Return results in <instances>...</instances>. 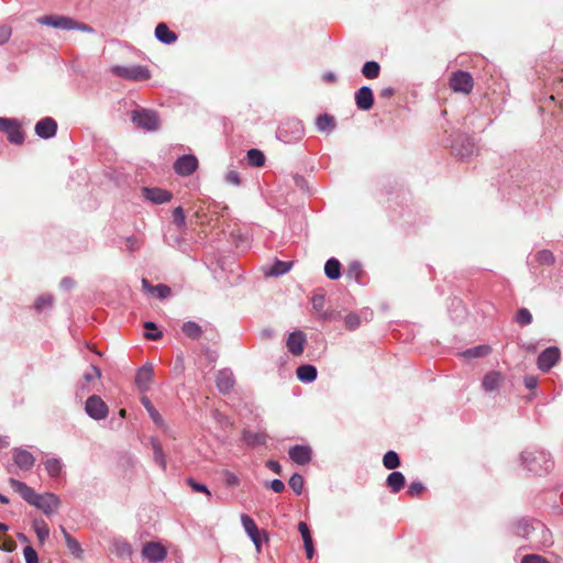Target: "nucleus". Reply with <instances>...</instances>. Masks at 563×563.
<instances>
[{"label": "nucleus", "instance_id": "3c124183", "mask_svg": "<svg viewBox=\"0 0 563 563\" xmlns=\"http://www.w3.org/2000/svg\"><path fill=\"white\" fill-rule=\"evenodd\" d=\"M173 218H174V222L178 227H183L185 224V219H186L184 209L181 207L175 208L174 212H173Z\"/></svg>", "mask_w": 563, "mask_h": 563}, {"label": "nucleus", "instance_id": "052dcab7", "mask_svg": "<svg viewBox=\"0 0 563 563\" xmlns=\"http://www.w3.org/2000/svg\"><path fill=\"white\" fill-rule=\"evenodd\" d=\"M266 466L276 474L282 473V466L277 461L269 460L267 461Z\"/></svg>", "mask_w": 563, "mask_h": 563}, {"label": "nucleus", "instance_id": "7ed1b4c3", "mask_svg": "<svg viewBox=\"0 0 563 563\" xmlns=\"http://www.w3.org/2000/svg\"><path fill=\"white\" fill-rule=\"evenodd\" d=\"M131 119L139 128L147 131H156L159 128V118L153 110H134L131 113Z\"/></svg>", "mask_w": 563, "mask_h": 563}, {"label": "nucleus", "instance_id": "412c9836", "mask_svg": "<svg viewBox=\"0 0 563 563\" xmlns=\"http://www.w3.org/2000/svg\"><path fill=\"white\" fill-rule=\"evenodd\" d=\"M155 36L158 41L165 44H172L177 40L176 33L170 31L165 23H158L156 25Z\"/></svg>", "mask_w": 563, "mask_h": 563}, {"label": "nucleus", "instance_id": "7c9ffc66", "mask_svg": "<svg viewBox=\"0 0 563 563\" xmlns=\"http://www.w3.org/2000/svg\"><path fill=\"white\" fill-rule=\"evenodd\" d=\"M247 162L251 166L262 167L265 164V155L257 148L247 151Z\"/></svg>", "mask_w": 563, "mask_h": 563}, {"label": "nucleus", "instance_id": "473e14b6", "mask_svg": "<svg viewBox=\"0 0 563 563\" xmlns=\"http://www.w3.org/2000/svg\"><path fill=\"white\" fill-rule=\"evenodd\" d=\"M141 402L142 405L145 407V409L147 410L150 417L153 419V421L156 423V424H162L163 423V419H162V416L159 415V412L154 408V406L152 405L151 400L148 399V397L146 396H143L141 398Z\"/></svg>", "mask_w": 563, "mask_h": 563}, {"label": "nucleus", "instance_id": "e2e57ef3", "mask_svg": "<svg viewBox=\"0 0 563 563\" xmlns=\"http://www.w3.org/2000/svg\"><path fill=\"white\" fill-rule=\"evenodd\" d=\"M395 93V90L394 88L391 87H386V88H383L380 91H379V97L380 98H385V99H389L390 97H393Z\"/></svg>", "mask_w": 563, "mask_h": 563}, {"label": "nucleus", "instance_id": "e433bc0d", "mask_svg": "<svg viewBox=\"0 0 563 563\" xmlns=\"http://www.w3.org/2000/svg\"><path fill=\"white\" fill-rule=\"evenodd\" d=\"M536 260L540 265H552L555 261V257L551 251L542 250L537 253Z\"/></svg>", "mask_w": 563, "mask_h": 563}, {"label": "nucleus", "instance_id": "864d4df0", "mask_svg": "<svg viewBox=\"0 0 563 563\" xmlns=\"http://www.w3.org/2000/svg\"><path fill=\"white\" fill-rule=\"evenodd\" d=\"M424 487L419 482H412L408 487V494L412 497L419 496L423 492Z\"/></svg>", "mask_w": 563, "mask_h": 563}, {"label": "nucleus", "instance_id": "338daca9", "mask_svg": "<svg viewBox=\"0 0 563 563\" xmlns=\"http://www.w3.org/2000/svg\"><path fill=\"white\" fill-rule=\"evenodd\" d=\"M467 145H468V148L465 151V152H459L457 154L461 155L462 157L464 156H467V155H471L472 152H473V143H471L470 141H467Z\"/></svg>", "mask_w": 563, "mask_h": 563}, {"label": "nucleus", "instance_id": "2f4dec72", "mask_svg": "<svg viewBox=\"0 0 563 563\" xmlns=\"http://www.w3.org/2000/svg\"><path fill=\"white\" fill-rule=\"evenodd\" d=\"M183 332L190 339H198L202 334L200 325L194 321H187L183 325Z\"/></svg>", "mask_w": 563, "mask_h": 563}, {"label": "nucleus", "instance_id": "de8ad7c7", "mask_svg": "<svg viewBox=\"0 0 563 563\" xmlns=\"http://www.w3.org/2000/svg\"><path fill=\"white\" fill-rule=\"evenodd\" d=\"M23 555L25 563H38L37 553L31 545L24 548Z\"/></svg>", "mask_w": 563, "mask_h": 563}, {"label": "nucleus", "instance_id": "bb28decb", "mask_svg": "<svg viewBox=\"0 0 563 563\" xmlns=\"http://www.w3.org/2000/svg\"><path fill=\"white\" fill-rule=\"evenodd\" d=\"M316 125L319 131H332L335 128V119L328 113L320 114L316 120Z\"/></svg>", "mask_w": 563, "mask_h": 563}, {"label": "nucleus", "instance_id": "69168bd1", "mask_svg": "<svg viewBox=\"0 0 563 563\" xmlns=\"http://www.w3.org/2000/svg\"><path fill=\"white\" fill-rule=\"evenodd\" d=\"M126 244H128V247H129V250L131 252L134 251L137 247V245H136L137 241L133 236L126 239Z\"/></svg>", "mask_w": 563, "mask_h": 563}, {"label": "nucleus", "instance_id": "dca6fc26", "mask_svg": "<svg viewBox=\"0 0 563 563\" xmlns=\"http://www.w3.org/2000/svg\"><path fill=\"white\" fill-rule=\"evenodd\" d=\"M12 459L21 470L25 471L31 470L35 463L33 454L24 449H14Z\"/></svg>", "mask_w": 563, "mask_h": 563}, {"label": "nucleus", "instance_id": "4d7b16f0", "mask_svg": "<svg viewBox=\"0 0 563 563\" xmlns=\"http://www.w3.org/2000/svg\"><path fill=\"white\" fill-rule=\"evenodd\" d=\"M225 180H227V183H229L231 185H234V186H239L241 184V179H240L239 173L235 172V170H230L225 175Z\"/></svg>", "mask_w": 563, "mask_h": 563}, {"label": "nucleus", "instance_id": "20e7f679", "mask_svg": "<svg viewBox=\"0 0 563 563\" xmlns=\"http://www.w3.org/2000/svg\"><path fill=\"white\" fill-rule=\"evenodd\" d=\"M0 131L5 133L8 140L13 144L21 145L24 142L21 124L15 119L0 118Z\"/></svg>", "mask_w": 563, "mask_h": 563}, {"label": "nucleus", "instance_id": "13d9d810", "mask_svg": "<svg viewBox=\"0 0 563 563\" xmlns=\"http://www.w3.org/2000/svg\"><path fill=\"white\" fill-rule=\"evenodd\" d=\"M0 549L11 552L15 549V542L12 539H4L3 543L0 545Z\"/></svg>", "mask_w": 563, "mask_h": 563}, {"label": "nucleus", "instance_id": "774afa93", "mask_svg": "<svg viewBox=\"0 0 563 563\" xmlns=\"http://www.w3.org/2000/svg\"><path fill=\"white\" fill-rule=\"evenodd\" d=\"M313 307L314 308H319V307H322V303H323V297H314L313 300Z\"/></svg>", "mask_w": 563, "mask_h": 563}, {"label": "nucleus", "instance_id": "9d476101", "mask_svg": "<svg viewBox=\"0 0 563 563\" xmlns=\"http://www.w3.org/2000/svg\"><path fill=\"white\" fill-rule=\"evenodd\" d=\"M142 554L151 562L157 563L165 560L167 551L158 542H147L142 549Z\"/></svg>", "mask_w": 563, "mask_h": 563}, {"label": "nucleus", "instance_id": "8fccbe9b", "mask_svg": "<svg viewBox=\"0 0 563 563\" xmlns=\"http://www.w3.org/2000/svg\"><path fill=\"white\" fill-rule=\"evenodd\" d=\"M153 448H154V457H155V461L163 467L165 468L166 467V461H165V456H164V453H163V450H162V446L157 443V442H154L153 444Z\"/></svg>", "mask_w": 563, "mask_h": 563}, {"label": "nucleus", "instance_id": "4be33fe9", "mask_svg": "<svg viewBox=\"0 0 563 563\" xmlns=\"http://www.w3.org/2000/svg\"><path fill=\"white\" fill-rule=\"evenodd\" d=\"M503 380L504 377L499 372H490L485 375L482 386L486 391H493L499 388Z\"/></svg>", "mask_w": 563, "mask_h": 563}, {"label": "nucleus", "instance_id": "b1692460", "mask_svg": "<svg viewBox=\"0 0 563 563\" xmlns=\"http://www.w3.org/2000/svg\"><path fill=\"white\" fill-rule=\"evenodd\" d=\"M406 479L402 473L393 472L388 475L386 484L393 493L400 492L405 486Z\"/></svg>", "mask_w": 563, "mask_h": 563}, {"label": "nucleus", "instance_id": "37998d69", "mask_svg": "<svg viewBox=\"0 0 563 563\" xmlns=\"http://www.w3.org/2000/svg\"><path fill=\"white\" fill-rule=\"evenodd\" d=\"M490 352V347L487 345H479L474 349L467 350L464 354L467 357H482L487 355Z\"/></svg>", "mask_w": 563, "mask_h": 563}, {"label": "nucleus", "instance_id": "393cba45", "mask_svg": "<svg viewBox=\"0 0 563 563\" xmlns=\"http://www.w3.org/2000/svg\"><path fill=\"white\" fill-rule=\"evenodd\" d=\"M324 274L329 279L336 280L341 276V264L340 262L332 257L327 261L324 265Z\"/></svg>", "mask_w": 563, "mask_h": 563}, {"label": "nucleus", "instance_id": "603ef678", "mask_svg": "<svg viewBox=\"0 0 563 563\" xmlns=\"http://www.w3.org/2000/svg\"><path fill=\"white\" fill-rule=\"evenodd\" d=\"M521 563H550L545 558L539 554H528L521 560Z\"/></svg>", "mask_w": 563, "mask_h": 563}, {"label": "nucleus", "instance_id": "680f3d73", "mask_svg": "<svg viewBox=\"0 0 563 563\" xmlns=\"http://www.w3.org/2000/svg\"><path fill=\"white\" fill-rule=\"evenodd\" d=\"M538 385V378L534 377V376H527L525 377V386L528 388V389H533L536 388Z\"/></svg>", "mask_w": 563, "mask_h": 563}, {"label": "nucleus", "instance_id": "a211bd4d", "mask_svg": "<svg viewBox=\"0 0 563 563\" xmlns=\"http://www.w3.org/2000/svg\"><path fill=\"white\" fill-rule=\"evenodd\" d=\"M234 383V376L230 371H220L218 373L216 384L221 393L227 394L232 390Z\"/></svg>", "mask_w": 563, "mask_h": 563}, {"label": "nucleus", "instance_id": "09e8293b", "mask_svg": "<svg viewBox=\"0 0 563 563\" xmlns=\"http://www.w3.org/2000/svg\"><path fill=\"white\" fill-rule=\"evenodd\" d=\"M223 479L227 486L235 487L240 484L239 477L230 471H223Z\"/></svg>", "mask_w": 563, "mask_h": 563}, {"label": "nucleus", "instance_id": "423d86ee", "mask_svg": "<svg viewBox=\"0 0 563 563\" xmlns=\"http://www.w3.org/2000/svg\"><path fill=\"white\" fill-rule=\"evenodd\" d=\"M85 410L95 420L104 419L108 415V406L99 396H90L85 404Z\"/></svg>", "mask_w": 563, "mask_h": 563}, {"label": "nucleus", "instance_id": "a18cd8bd", "mask_svg": "<svg viewBox=\"0 0 563 563\" xmlns=\"http://www.w3.org/2000/svg\"><path fill=\"white\" fill-rule=\"evenodd\" d=\"M101 377V371L95 365H90L89 369L84 374V379L90 383Z\"/></svg>", "mask_w": 563, "mask_h": 563}, {"label": "nucleus", "instance_id": "4c0bfd02", "mask_svg": "<svg viewBox=\"0 0 563 563\" xmlns=\"http://www.w3.org/2000/svg\"><path fill=\"white\" fill-rule=\"evenodd\" d=\"M144 328L146 330H150V332L145 333V338L147 340L156 341V340H159L163 336V333L157 330L156 324L154 322H152V321H146L144 323Z\"/></svg>", "mask_w": 563, "mask_h": 563}, {"label": "nucleus", "instance_id": "c85d7f7f", "mask_svg": "<svg viewBox=\"0 0 563 563\" xmlns=\"http://www.w3.org/2000/svg\"><path fill=\"white\" fill-rule=\"evenodd\" d=\"M380 66L377 62H366L362 67V74L368 79H375L379 76Z\"/></svg>", "mask_w": 563, "mask_h": 563}, {"label": "nucleus", "instance_id": "f257e3e1", "mask_svg": "<svg viewBox=\"0 0 563 563\" xmlns=\"http://www.w3.org/2000/svg\"><path fill=\"white\" fill-rule=\"evenodd\" d=\"M9 485L27 504L42 510L47 516L54 514L60 505L58 496L53 493L37 494L32 487L27 486L25 483L14 478L9 479Z\"/></svg>", "mask_w": 563, "mask_h": 563}, {"label": "nucleus", "instance_id": "58836bf2", "mask_svg": "<svg viewBox=\"0 0 563 563\" xmlns=\"http://www.w3.org/2000/svg\"><path fill=\"white\" fill-rule=\"evenodd\" d=\"M291 265H292L291 262L277 261L273 265V267L271 269V274L274 276H279V275L286 274L287 272H289Z\"/></svg>", "mask_w": 563, "mask_h": 563}, {"label": "nucleus", "instance_id": "aec40b11", "mask_svg": "<svg viewBox=\"0 0 563 563\" xmlns=\"http://www.w3.org/2000/svg\"><path fill=\"white\" fill-rule=\"evenodd\" d=\"M142 288L143 290L150 294L156 295L159 299L167 298L172 292L170 287H168L167 285L158 284L156 286H153L146 278L142 279Z\"/></svg>", "mask_w": 563, "mask_h": 563}, {"label": "nucleus", "instance_id": "ea45409f", "mask_svg": "<svg viewBox=\"0 0 563 563\" xmlns=\"http://www.w3.org/2000/svg\"><path fill=\"white\" fill-rule=\"evenodd\" d=\"M515 320L520 325H527L531 323L532 314L527 308H521L518 310Z\"/></svg>", "mask_w": 563, "mask_h": 563}, {"label": "nucleus", "instance_id": "f704fd0d", "mask_svg": "<svg viewBox=\"0 0 563 563\" xmlns=\"http://www.w3.org/2000/svg\"><path fill=\"white\" fill-rule=\"evenodd\" d=\"M44 466L51 477H57L62 472V463L57 459H48Z\"/></svg>", "mask_w": 563, "mask_h": 563}, {"label": "nucleus", "instance_id": "5701e85b", "mask_svg": "<svg viewBox=\"0 0 563 563\" xmlns=\"http://www.w3.org/2000/svg\"><path fill=\"white\" fill-rule=\"evenodd\" d=\"M242 438L247 445L257 446L266 443L267 435L264 432H252L244 430Z\"/></svg>", "mask_w": 563, "mask_h": 563}, {"label": "nucleus", "instance_id": "6ab92c4d", "mask_svg": "<svg viewBox=\"0 0 563 563\" xmlns=\"http://www.w3.org/2000/svg\"><path fill=\"white\" fill-rule=\"evenodd\" d=\"M298 531L301 534V538L303 540V545H305V550L307 553V558L309 560H311L313 556V553H314V549H313L312 537H311L308 525L303 521H300L298 523Z\"/></svg>", "mask_w": 563, "mask_h": 563}, {"label": "nucleus", "instance_id": "a878e982", "mask_svg": "<svg viewBox=\"0 0 563 563\" xmlns=\"http://www.w3.org/2000/svg\"><path fill=\"white\" fill-rule=\"evenodd\" d=\"M297 377L301 380V382H307V383H310V382H313L317 377V368L312 365H300L298 368H297Z\"/></svg>", "mask_w": 563, "mask_h": 563}, {"label": "nucleus", "instance_id": "1a4fd4ad", "mask_svg": "<svg viewBox=\"0 0 563 563\" xmlns=\"http://www.w3.org/2000/svg\"><path fill=\"white\" fill-rule=\"evenodd\" d=\"M198 168V159L194 155H183L175 164L174 169L180 176H189Z\"/></svg>", "mask_w": 563, "mask_h": 563}, {"label": "nucleus", "instance_id": "f03ea898", "mask_svg": "<svg viewBox=\"0 0 563 563\" xmlns=\"http://www.w3.org/2000/svg\"><path fill=\"white\" fill-rule=\"evenodd\" d=\"M449 87L455 93L470 95L474 87V79L470 73L456 70L450 76Z\"/></svg>", "mask_w": 563, "mask_h": 563}, {"label": "nucleus", "instance_id": "0e129e2a", "mask_svg": "<svg viewBox=\"0 0 563 563\" xmlns=\"http://www.w3.org/2000/svg\"><path fill=\"white\" fill-rule=\"evenodd\" d=\"M75 29L84 31V32H92V27L91 26H89L88 24H85V23H79L77 21H75L74 30Z\"/></svg>", "mask_w": 563, "mask_h": 563}, {"label": "nucleus", "instance_id": "72a5a7b5", "mask_svg": "<svg viewBox=\"0 0 563 563\" xmlns=\"http://www.w3.org/2000/svg\"><path fill=\"white\" fill-rule=\"evenodd\" d=\"M383 464L387 470H395L400 465V459L395 451H388L383 457Z\"/></svg>", "mask_w": 563, "mask_h": 563}, {"label": "nucleus", "instance_id": "f3484780", "mask_svg": "<svg viewBox=\"0 0 563 563\" xmlns=\"http://www.w3.org/2000/svg\"><path fill=\"white\" fill-rule=\"evenodd\" d=\"M289 457L299 465L308 464L311 460V449L306 445H295L289 449Z\"/></svg>", "mask_w": 563, "mask_h": 563}, {"label": "nucleus", "instance_id": "39448f33", "mask_svg": "<svg viewBox=\"0 0 563 563\" xmlns=\"http://www.w3.org/2000/svg\"><path fill=\"white\" fill-rule=\"evenodd\" d=\"M112 71L117 76L128 79V80L142 81V80H147L151 77L150 70L146 67L141 66V65H134V66H129V67L115 66L112 69Z\"/></svg>", "mask_w": 563, "mask_h": 563}, {"label": "nucleus", "instance_id": "9b49d317", "mask_svg": "<svg viewBox=\"0 0 563 563\" xmlns=\"http://www.w3.org/2000/svg\"><path fill=\"white\" fill-rule=\"evenodd\" d=\"M34 130L37 136L42 139H51L56 135L57 122L53 118L46 117L35 124Z\"/></svg>", "mask_w": 563, "mask_h": 563}, {"label": "nucleus", "instance_id": "2eb2a0df", "mask_svg": "<svg viewBox=\"0 0 563 563\" xmlns=\"http://www.w3.org/2000/svg\"><path fill=\"white\" fill-rule=\"evenodd\" d=\"M154 378V369L151 365H144L142 366L135 376V384L140 391L144 393L146 391Z\"/></svg>", "mask_w": 563, "mask_h": 563}, {"label": "nucleus", "instance_id": "5fc2aeb1", "mask_svg": "<svg viewBox=\"0 0 563 563\" xmlns=\"http://www.w3.org/2000/svg\"><path fill=\"white\" fill-rule=\"evenodd\" d=\"M187 483L188 485L195 490V492H199V493H205L206 495L210 496V492L209 489L207 488V486L202 485V484H199L197 483L195 479L192 478H188L187 479Z\"/></svg>", "mask_w": 563, "mask_h": 563}, {"label": "nucleus", "instance_id": "c03bdc74", "mask_svg": "<svg viewBox=\"0 0 563 563\" xmlns=\"http://www.w3.org/2000/svg\"><path fill=\"white\" fill-rule=\"evenodd\" d=\"M344 324H345L347 330L353 331V330H355V329H357L360 327L361 319L355 313H349L344 318Z\"/></svg>", "mask_w": 563, "mask_h": 563}, {"label": "nucleus", "instance_id": "f8f14e48", "mask_svg": "<svg viewBox=\"0 0 563 563\" xmlns=\"http://www.w3.org/2000/svg\"><path fill=\"white\" fill-rule=\"evenodd\" d=\"M142 194L146 200H150L156 205H162V203L168 202L173 198V195L170 191L162 189V188H156V187L155 188L144 187V188H142Z\"/></svg>", "mask_w": 563, "mask_h": 563}, {"label": "nucleus", "instance_id": "6e6552de", "mask_svg": "<svg viewBox=\"0 0 563 563\" xmlns=\"http://www.w3.org/2000/svg\"><path fill=\"white\" fill-rule=\"evenodd\" d=\"M560 350L555 346L545 349L538 357V367L542 372L550 371L560 360Z\"/></svg>", "mask_w": 563, "mask_h": 563}, {"label": "nucleus", "instance_id": "bf43d9fd", "mask_svg": "<svg viewBox=\"0 0 563 563\" xmlns=\"http://www.w3.org/2000/svg\"><path fill=\"white\" fill-rule=\"evenodd\" d=\"M271 488L275 493H282L285 489V484L280 479H274L271 482Z\"/></svg>", "mask_w": 563, "mask_h": 563}, {"label": "nucleus", "instance_id": "a19ab883", "mask_svg": "<svg viewBox=\"0 0 563 563\" xmlns=\"http://www.w3.org/2000/svg\"><path fill=\"white\" fill-rule=\"evenodd\" d=\"M289 486L297 495H300L303 489V477L299 474H294L289 479Z\"/></svg>", "mask_w": 563, "mask_h": 563}, {"label": "nucleus", "instance_id": "c9c22d12", "mask_svg": "<svg viewBox=\"0 0 563 563\" xmlns=\"http://www.w3.org/2000/svg\"><path fill=\"white\" fill-rule=\"evenodd\" d=\"M363 274L362 266L358 262H352L347 266L346 278L350 280L358 282Z\"/></svg>", "mask_w": 563, "mask_h": 563}, {"label": "nucleus", "instance_id": "cd10ccee", "mask_svg": "<svg viewBox=\"0 0 563 563\" xmlns=\"http://www.w3.org/2000/svg\"><path fill=\"white\" fill-rule=\"evenodd\" d=\"M62 532L65 537V541H66V544H67V548L68 550L71 552L73 555H75L76 558H80L81 554H82V549L79 544V542L74 539L67 531L66 529L62 528Z\"/></svg>", "mask_w": 563, "mask_h": 563}, {"label": "nucleus", "instance_id": "49530a36", "mask_svg": "<svg viewBox=\"0 0 563 563\" xmlns=\"http://www.w3.org/2000/svg\"><path fill=\"white\" fill-rule=\"evenodd\" d=\"M53 305V297L52 296H41L35 301V309L37 311H42L46 307H51Z\"/></svg>", "mask_w": 563, "mask_h": 563}, {"label": "nucleus", "instance_id": "c756f323", "mask_svg": "<svg viewBox=\"0 0 563 563\" xmlns=\"http://www.w3.org/2000/svg\"><path fill=\"white\" fill-rule=\"evenodd\" d=\"M33 528H34V531L37 536L40 543L43 544L49 536V529H48L46 522L43 519L34 520Z\"/></svg>", "mask_w": 563, "mask_h": 563}, {"label": "nucleus", "instance_id": "79ce46f5", "mask_svg": "<svg viewBox=\"0 0 563 563\" xmlns=\"http://www.w3.org/2000/svg\"><path fill=\"white\" fill-rule=\"evenodd\" d=\"M241 522L245 530V532L254 534L256 532L257 526L255 521L249 515H241Z\"/></svg>", "mask_w": 563, "mask_h": 563}, {"label": "nucleus", "instance_id": "4468645a", "mask_svg": "<svg viewBox=\"0 0 563 563\" xmlns=\"http://www.w3.org/2000/svg\"><path fill=\"white\" fill-rule=\"evenodd\" d=\"M306 335L302 331H294L287 339V349L292 355H301L305 349Z\"/></svg>", "mask_w": 563, "mask_h": 563}, {"label": "nucleus", "instance_id": "ddd939ff", "mask_svg": "<svg viewBox=\"0 0 563 563\" xmlns=\"http://www.w3.org/2000/svg\"><path fill=\"white\" fill-rule=\"evenodd\" d=\"M355 103L360 110L367 111L374 104V95L369 87L363 86L355 92Z\"/></svg>", "mask_w": 563, "mask_h": 563}, {"label": "nucleus", "instance_id": "6e6d98bb", "mask_svg": "<svg viewBox=\"0 0 563 563\" xmlns=\"http://www.w3.org/2000/svg\"><path fill=\"white\" fill-rule=\"evenodd\" d=\"M12 29L8 25L0 26V45L5 44L11 37Z\"/></svg>", "mask_w": 563, "mask_h": 563}, {"label": "nucleus", "instance_id": "0eeeda50", "mask_svg": "<svg viewBox=\"0 0 563 563\" xmlns=\"http://www.w3.org/2000/svg\"><path fill=\"white\" fill-rule=\"evenodd\" d=\"M41 25L52 26L60 30H74L75 20L64 15L48 14L36 19Z\"/></svg>", "mask_w": 563, "mask_h": 563}]
</instances>
